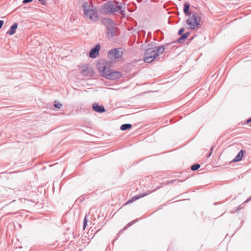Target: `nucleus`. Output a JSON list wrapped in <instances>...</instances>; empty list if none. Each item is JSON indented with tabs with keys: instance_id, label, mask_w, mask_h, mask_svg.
Listing matches in <instances>:
<instances>
[{
	"instance_id": "1",
	"label": "nucleus",
	"mask_w": 251,
	"mask_h": 251,
	"mask_svg": "<svg viewBox=\"0 0 251 251\" xmlns=\"http://www.w3.org/2000/svg\"><path fill=\"white\" fill-rule=\"evenodd\" d=\"M122 2L116 0H108L101 5L100 12L104 14H114L118 12L121 14L122 18L126 17V7L123 6Z\"/></svg>"
},
{
	"instance_id": "2",
	"label": "nucleus",
	"mask_w": 251,
	"mask_h": 251,
	"mask_svg": "<svg viewBox=\"0 0 251 251\" xmlns=\"http://www.w3.org/2000/svg\"><path fill=\"white\" fill-rule=\"evenodd\" d=\"M98 69L100 75L107 79L116 80L121 77V74L117 71H113L107 67L106 64L99 63Z\"/></svg>"
},
{
	"instance_id": "3",
	"label": "nucleus",
	"mask_w": 251,
	"mask_h": 251,
	"mask_svg": "<svg viewBox=\"0 0 251 251\" xmlns=\"http://www.w3.org/2000/svg\"><path fill=\"white\" fill-rule=\"evenodd\" d=\"M84 14L85 17L91 20L96 21L98 19V13L96 9L90 8L91 5L87 1L83 2L82 5Z\"/></svg>"
},
{
	"instance_id": "4",
	"label": "nucleus",
	"mask_w": 251,
	"mask_h": 251,
	"mask_svg": "<svg viewBox=\"0 0 251 251\" xmlns=\"http://www.w3.org/2000/svg\"><path fill=\"white\" fill-rule=\"evenodd\" d=\"M186 20V24L190 25V28L194 29L200 25L201 17L197 13H193L192 16Z\"/></svg>"
},
{
	"instance_id": "5",
	"label": "nucleus",
	"mask_w": 251,
	"mask_h": 251,
	"mask_svg": "<svg viewBox=\"0 0 251 251\" xmlns=\"http://www.w3.org/2000/svg\"><path fill=\"white\" fill-rule=\"evenodd\" d=\"M125 52L123 48H114L110 50L108 53V57L114 59H121Z\"/></svg>"
},
{
	"instance_id": "6",
	"label": "nucleus",
	"mask_w": 251,
	"mask_h": 251,
	"mask_svg": "<svg viewBox=\"0 0 251 251\" xmlns=\"http://www.w3.org/2000/svg\"><path fill=\"white\" fill-rule=\"evenodd\" d=\"M157 57L155 54V48H149L146 50L143 59L145 62L150 63Z\"/></svg>"
},
{
	"instance_id": "7",
	"label": "nucleus",
	"mask_w": 251,
	"mask_h": 251,
	"mask_svg": "<svg viewBox=\"0 0 251 251\" xmlns=\"http://www.w3.org/2000/svg\"><path fill=\"white\" fill-rule=\"evenodd\" d=\"M81 74L82 75L85 76H92L94 75V72L93 69L88 66H84L81 71Z\"/></svg>"
},
{
	"instance_id": "8",
	"label": "nucleus",
	"mask_w": 251,
	"mask_h": 251,
	"mask_svg": "<svg viewBox=\"0 0 251 251\" xmlns=\"http://www.w3.org/2000/svg\"><path fill=\"white\" fill-rule=\"evenodd\" d=\"M100 46V44H96L92 48L89 52V56L92 58H95L99 54Z\"/></svg>"
},
{
	"instance_id": "9",
	"label": "nucleus",
	"mask_w": 251,
	"mask_h": 251,
	"mask_svg": "<svg viewBox=\"0 0 251 251\" xmlns=\"http://www.w3.org/2000/svg\"><path fill=\"white\" fill-rule=\"evenodd\" d=\"M116 25L115 24L111 26H109V27L106 28V31L105 33L110 38H113L117 34V27Z\"/></svg>"
},
{
	"instance_id": "10",
	"label": "nucleus",
	"mask_w": 251,
	"mask_h": 251,
	"mask_svg": "<svg viewBox=\"0 0 251 251\" xmlns=\"http://www.w3.org/2000/svg\"><path fill=\"white\" fill-rule=\"evenodd\" d=\"M93 109L96 112L102 113L105 111L104 107L102 105H99L97 102H94L92 104Z\"/></svg>"
},
{
	"instance_id": "11",
	"label": "nucleus",
	"mask_w": 251,
	"mask_h": 251,
	"mask_svg": "<svg viewBox=\"0 0 251 251\" xmlns=\"http://www.w3.org/2000/svg\"><path fill=\"white\" fill-rule=\"evenodd\" d=\"M151 193V192H147V193H143L142 194H139L137 195L133 196L130 199L128 200V201L126 202V204L132 203L133 202L135 201L148 195Z\"/></svg>"
},
{
	"instance_id": "12",
	"label": "nucleus",
	"mask_w": 251,
	"mask_h": 251,
	"mask_svg": "<svg viewBox=\"0 0 251 251\" xmlns=\"http://www.w3.org/2000/svg\"><path fill=\"white\" fill-rule=\"evenodd\" d=\"M101 23L106 28L116 24L115 22L110 18H105L101 20Z\"/></svg>"
},
{
	"instance_id": "13",
	"label": "nucleus",
	"mask_w": 251,
	"mask_h": 251,
	"mask_svg": "<svg viewBox=\"0 0 251 251\" xmlns=\"http://www.w3.org/2000/svg\"><path fill=\"white\" fill-rule=\"evenodd\" d=\"M18 26V24L17 23H13L10 27L9 30H8L6 32V34L9 35H14L16 32V29H17Z\"/></svg>"
},
{
	"instance_id": "14",
	"label": "nucleus",
	"mask_w": 251,
	"mask_h": 251,
	"mask_svg": "<svg viewBox=\"0 0 251 251\" xmlns=\"http://www.w3.org/2000/svg\"><path fill=\"white\" fill-rule=\"evenodd\" d=\"M245 152V151L243 150H240V151L238 153L235 157L231 161V162H237L241 161Z\"/></svg>"
},
{
	"instance_id": "15",
	"label": "nucleus",
	"mask_w": 251,
	"mask_h": 251,
	"mask_svg": "<svg viewBox=\"0 0 251 251\" xmlns=\"http://www.w3.org/2000/svg\"><path fill=\"white\" fill-rule=\"evenodd\" d=\"M190 35V32H187L181 35L174 43H182L185 41Z\"/></svg>"
},
{
	"instance_id": "16",
	"label": "nucleus",
	"mask_w": 251,
	"mask_h": 251,
	"mask_svg": "<svg viewBox=\"0 0 251 251\" xmlns=\"http://www.w3.org/2000/svg\"><path fill=\"white\" fill-rule=\"evenodd\" d=\"M169 44H166L165 46H168ZM165 50V45L158 46L156 49H155V54L158 57L160 54L163 53Z\"/></svg>"
},
{
	"instance_id": "17",
	"label": "nucleus",
	"mask_w": 251,
	"mask_h": 251,
	"mask_svg": "<svg viewBox=\"0 0 251 251\" xmlns=\"http://www.w3.org/2000/svg\"><path fill=\"white\" fill-rule=\"evenodd\" d=\"M190 4L188 2H186L184 4L183 12L186 16H189L191 15V13L189 12Z\"/></svg>"
},
{
	"instance_id": "18",
	"label": "nucleus",
	"mask_w": 251,
	"mask_h": 251,
	"mask_svg": "<svg viewBox=\"0 0 251 251\" xmlns=\"http://www.w3.org/2000/svg\"><path fill=\"white\" fill-rule=\"evenodd\" d=\"M132 127V125L130 124H124L121 126L120 129L123 131H125L127 129H130Z\"/></svg>"
},
{
	"instance_id": "19",
	"label": "nucleus",
	"mask_w": 251,
	"mask_h": 251,
	"mask_svg": "<svg viewBox=\"0 0 251 251\" xmlns=\"http://www.w3.org/2000/svg\"><path fill=\"white\" fill-rule=\"evenodd\" d=\"M139 220V219H135L133 221H132L131 222H129L123 229V230H125L126 229L127 227L130 226H132L133 224L136 223V222H138Z\"/></svg>"
},
{
	"instance_id": "20",
	"label": "nucleus",
	"mask_w": 251,
	"mask_h": 251,
	"mask_svg": "<svg viewBox=\"0 0 251 251\" xmlns=\"http://www.w3.org/2000/svg\"><path fill=\"white\" fill-rule=\"evenodd\" d=\"M201 167V165L199 164H195L191 166V169L192 171H195L199 169Z\"/></svg>"
},
{
	"instance_id": "21",
	"label": "nucleus",
	"mask_w": 251,
	"mask_h": 251,
	"mask_svg": "<svg viewBox=\"0 0 251 251\" xmlns=\"http://www.w3.org/2000/svg\"><path fill=\"white\" fill-rule=\"evenodd\" d=\"M53 105H54V107L56 108H57V109L60 108L62 105V103H61L57 100L54 101Z\"/></svg>"
},
{
	"instance_id": "22",
	"label": "nucleus",
	"mask_w": 251,
	"mask_h": 251,
	"mask_svg": "<svg viewBox=\"0 0 251 251\" xmlns=\"http://www.w3.org/2000/svg\"><path fill=\"white\" fill-rule=\"evenodd\" d=\"M87 222H88V220H87V215H86L84 219V220H83V229H85V228L86 227V226H87Z\"/></svg>"
},
{
	"instance_id": "23",
	"label": "nucleus",
	"mask_w": 251,
	"mask_h": 251,
	"mask_svg": "<svg viewBox=\"0 0 251 251\" xmlns=\"http://www.w3.org/2000/svg\"><path fill=\"white\" fill-rule=\"evenodd\" d=\"M184 30H185V28L184 27L180 28L178 31V34L179 36L183 34V33L184 31Z\"/></svg>"
},
{
	"instance_id": "24",
	"label": "nucleus",
	"mask_w": 251,
	"mask_h": 251,
	"mask_svg": "<svg viewBox=\"0 0 251 251\" xmlns=\"http://www.w3.org/2000/svg\"><path fill=\"white\" fill-rule=\"evenodd\" d=\"M213 149H214L213 147L211 148L210 152L206 155V157H209L210 156V155H211V154L212 153V151H213Z\"/></svg>"
},
{
	"instance_id": "25",
	"label": "nucleus",
	"mask_w": 251,
	"mask_h": 251,
	"mask_svg": "<svg viewBox=\"0 0 251 251\" xmlns=\"http://www.w3.org/2000/svg\"><path fill=\"white\" fill-rule=\"evenodd\" d=\"M40 3L44 5H46L47 4L46 0H38Z\"/></svg>"
},
{
	"instance_id": "26",
	"label": "nucleus",
	"mask_w": 251,
	"mask_h": 251,
	"mask_svg": "<svg viewBox=\"0 0 251 251\" xmlns=\"http://www.w3.org/2000/svg\"><path fill=\"white\" fill-rule=\"evenodd\" d=\"M32 0H23L22 2L23 4H26L27 3L31 2V1H32Z\"/></svg>"
},
{
	"instance_id": "27",
	"label": "nucleus",
	"mask_w": 251,
	"mask_h": 251,
	"mask_svg": "<svg viewBox=\"0 0 251 251\" xmlns=\"http://www.w3.org/2000/svg\"><path fill=\"white\" fill-rule=\"evenodd\" d=\"M242 209V207L240 205L238 206L236 208V212L238 213L239 211Z\"/></svg>"
},
{
	"instance_id": "28",
	"label": "nucleus",
	"mask_w": 251,
	"mask_h": 251,
	"mask_svg": "<svg viewBox=\"0 0 251 251\" xmlns=\"http://www.w3.org/2000/svg\"><path fill=\"white\" fill-rule=\"evenodd\" d=\"M155 44V43H154V42H151V43L148 45V46H151V47H152V46H153V45L154 44Z\"/></svg>"
},
{
	"instance_id": "29",
	"label": "nucleus",
	"mask_w": 251,
	"mask_h": 251,
	"mask_svg": "<svg viewBox=\"0 0 251 251\" xmlns=\"http://www.w3.org/2000/svg\"><path fill=\"white\" fill-rule=\"evenodd\" d=\"M251 123V117L249 119H248L247 121H246V123L247 124H248V123Z\"/></svg>"
},
{
	"instance_id": "30",
	"label": "nucleus",
	"mask_w": 251,
	"mask_h": 251,
	"mask_svg": "<svg viewBox=\"0 0 251 251\" xmlns=\"http://www.w3.org/2000/svg\"><path fill=\"white\" fill-rule=\"evenodd\" d=\"M250 201H251V196L246 200L245 202H248Z\"/></svg>"
},
{
	"instance_id": "31",
	"label": "nucleus",
	"mask_w": 251,
	"mask_h": 251,
	"mask_svg": "<svg viewBox=\"0 0 251 251\" xmlns=\"http://www.w3.org/2000/svg\"><path fill=\"white\" fill-rule=\"evenodd\" d=\"M138 2H142V1H144V2H146L147 0H136Z\"/></svg>"
},
{
	"instance_id": "32",
	"label": "nucleus",
	"mask_w": 251,
	"mask_h": 251,
	"mask_svg": "<svg viewBox=\"0 0 251 251\" xmlns=\"http://www.w3.org/2000/svg\"><path fill=\"white\" fill-rule=\"evenodd\" d=\"M217 204H218V203H217V202H215V203H214V205H217Z\"/></svg>"
}]
</instances>
